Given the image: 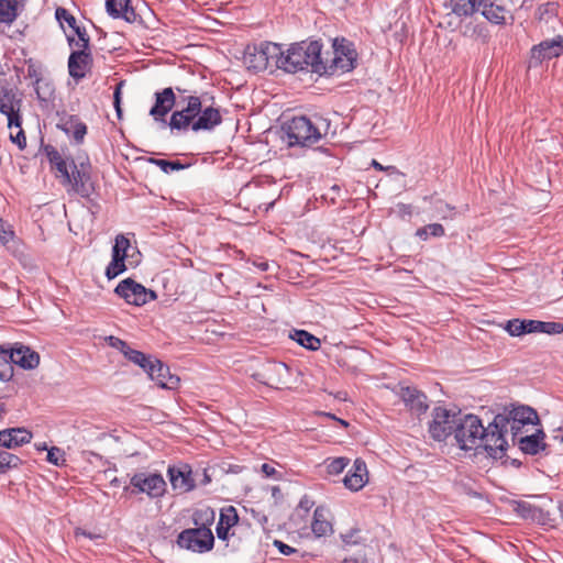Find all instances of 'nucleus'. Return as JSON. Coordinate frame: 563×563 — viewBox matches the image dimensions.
Listing matches in <instances>:
<instances>
[{"instance_id":"f257e3e1","label":"nucleus","mask_w":563,"mask_h":563,"mask_svg":"<svg viewBox=\"0 0 563 563\" xmlns=\"http://www.w3.org/2000/svg\"><path fill=\"white\" fill-rule=\"evenodd\" d=\"M454 439L461 450L483 448L489 456L501 459L508 448L506 439L493 427V421L485 428L475 415H460Z\"/></svg>"},{"instance_id":"f03ea898","label":"nucleus","mask_w":563,"mask_h":563,"mask_svg":"<svg viewBox=\"0 0 563 563\" xmlns=\"http://www.w3.org/2000/svg\"><path fill=\"white\" fill-rule=\"evenodd\" d=\"M275 65L277 68L290 74L310 70L321 76V71H325L322 44L319 41H303L291 44L286 51L280 48V54H278Z\"/></svg>"},{"instance_id":"7ed1b4c3","label":"nucleus","mask_w":563,"mask_h":563,"mask_svg":"<svg viewBox=\"0 0 563 563\" xmlns=\"http://www.w3.org/2000/svg\"><path fill=\"white\" fill-rule=\"evenodd\" d=\"M329 125L322 118L312 122L305 115L294 117L282 125V139L289 147L311 146L327 134Z\"/></svg>"},{"instance_id":"20e7f679","label":"nucleus","mask_w":563,"mask_h":563,"mask_svg":"<svg viewBox=\"0 0 563 563\" xmlns=\"http://www.w3.org/2000/svg\"><path fill=\"white\" fill-rule=\"evenodd\" d=\"M539 423L537 411L529 406H515L508 413H499L493 420L495 430L506 439L508 431H511L512 439L520 433L521 429L526 426H536Z\"/></svg>"},{"instance_id":"39448f33","label":"nucleus","mask_w":563,"mask_h":563,"mask_svg":"<svg viewBox=\"0 0 563 563\" xmlns=\"http://www.w3.org/2000/svg\"><path fill=\"white\" fill-rule=\"evenodd\" d=\"M15 364L23 369H34L40 364V355L29 346L19 344L11 350L0 345V379L8 380L12 376V366Z\"/></svg>"},{"instance_id":"423d86ee","label":"nucleus","mask_w":563,"mask_h":563,"mask_svg":"<svg viewBox=\"0 0 563 563\" xmlns=\"http://www.w3.org/2000/svg\"><path fill=\"white\" fill-rule=\"evenodd\" d=\"M332 48V58L330 60L323 58L325 71H321V76L344 74L355 68L357 53L352 42L344 37L335 38Z\"/></svg>"},{"instance_id":"0eeeda50","label":"nucleus","mask_w":563,"mask_h":563,"mask_svg":"<svg viewBox=\"0 0 563 563\" xmlns=\"http://www.w3.org/2000/svg\"><path fill=\"white\" fill-rule=\"evenodd\" d=\"M167 484L162 474L139 472L131 476L130 485L124 490L132 495L145 494L151 499H159L166 493Z\"/></svg>"},{"instance_id":"6e6552de","label":"nucleus","mask_w":563,"mask_h":563,"mask_svg":"<svg viewBox=\"0 0 563 563\" xmlns=\"http://www.w3.org/2000/svg\"><path fill=\"white\" fill-rule=\"evenodd\" d=\"M460 410L435 407L432 410V420L429 422V434L438 442L445 441L454 434Z\"/></svg>"},{"instance_id":"1a4fd4ad","label":"nucleus","mask_w":563,"mask_h":563,"mask_svg":"<svg viewBox=\"0 0 563 563\" xmlns=\"http://www.w3.org/2000/svg\"><path fill=\"white\" fill-rule=\"evenodd\" d=\"M130 250H132L130 240L124 234H118L111 250V261L106 267V276L108 279H113L126 271V260L130 265H137L139 260H134V254L129 253Z\"/></svg>"},{"instance_id":"9d476101","label":"nucleus","mask_w":563,"mask_h":563,"mask_svg":"<svg viewBox=\"0 0 563 563\" xmlns=\"http://www.w3.org/2000/svg\"><path fill=\"white\" fill-rule=\"evenodd\" d=\"M280 45L272 42H263L258 45H249L244 52L243 63L247 69L261 71L268 67L271 62L278 58Z\"/></svg>"},{"instance_id":"9b49d317","label":"nucleus","mask_w":563,"mask_h":563,"mask_svg":"<svg viewBox=\"0 0 563 563\" xmlns=\"http://www.w3.org/2000/svg\"><path fill=\"white\" fill-rule=\"evenodd\" d=\"M214 537L206 526L183 530L177 538V544L181 549L195 553H206L213 548Z\"/></svg>"},{"instance_id":"f8f14e48","label":"nucleus","mask_w":563,"mask_h":563,"mask_svg":"<svg viewBox=\"0 0 563 563\" xmlns=\"http://www.w3.org/2000/svg\"><path fill=\"white\" fill-rule=\"evenodd\" d=\"M114 292L123 298L126 303L133 306H143L157 298L156 292L146 288L132 278L121 280L114 289Z\"/></svg>"},{"instance_id":"ddd939ff","label":"nucleus","mask_w":563,"mask_h":563,"mask_svg":"<svg viewBox=\"0 0 563 563\" xmlns=\"http://www.w3.org/2000/svg\"><path fill=\"white\" fill-rule=\"evenodd\" d=\"M186 106L180 110L173 112L168 125L173 130L188 131L200 113L202 100L198 96H188L184 98Z\"/></svg>"},{"instance_id":"4468645a","label":"nucleus","mask_w":563,"mask_h":563,"mask_svg":"<svg viewBox=\"0 0 563 563\" xmlns=\"http://www.w3.org/2000/svg\"><path fill=\"white\" fill-rule=\"evenodd\" d=\"M563 54V43L561 35H556L551 40H544L533 45L530 51V66H538L543 60L559 57Z\"/></svg>"},{"instance_id":"2eb2a0df","label":"nucleus","mask_w":563,"mask_h":563,"mask_svg":"<svg viewBox=\"0 0 563 563\" xmlns=\"http://www.w3.org/2000/svg\"><path fill=\"white\" fill-rule=\"evenodd\" d=\"M58 122L57 129L63 131L76 144H82L87 134V125L79 119L78 115L69 114L67 112L57 113Z\"/></svg>"},{"instance_id":"dca6fc26","label":"nucleus","mask_w":563,"mask_h":563,"mask_svg":"<svg viewBox=\"0 0 563 563\" xmlns=\"http://www.w3.org/2000/svg\"><path fill=\"white\" fill-rule=\"evenodd\" d=\"M90 49H73L68 57V73L76 81L86 77L92 66Z\"/></svg>"},{"instance_id":"f3484780","label":"nucleus","mask_w":563,"mask_h":563,"mask_svg":"<svg viewBox=\"0 0 563 563\" xmlns=\"http://www.w3.org/2000/svg\"><path fill=\"white\" fill-rule=\"evenodd\" d=\"M167 473L172 487L175 490L187 493L196 487V483L192 477V470L188 464L169 466Z\"/></svg>"},{"instance_id":"a211bd4d","label":"nucleus","mask_w":563,"mask_h":563,"mask_svg":"<svg viewBox=\"0 0 563 563\" xmlns=\"http://www.w3.org/2000/svg\"><path fill=\"white\" fill-rule=\"evenodd\" d=\"M151 380L155 382L157 386L166 389H175L178 387L179 377L173 375L169 367L163 364L158 358H155L152 366L148 367L147 373Z\"/></svg>"},{"instance_id":"6ab92c4d","label":"nucleus","mask_w":563,"mask_h":563,"mask_svg":"<svg viewBox=\"0 0 563 563\" xmlns=\"http://www.w3.org/2000/svg\"><path fill=\"white\" fill-rule=\"evenodd\" d=\"M69 180H62L63 185L70 186V190L86 198L91 194V187L89 185L90 176L84 169H78L77 165L71 161L69 164Z\"/></svg>"},{"instance_id":"aec40b11","label":"nucleus","mask_w":563,"mask_h":563,"mask_svg":"<svg viewBox=\"0 0 563 563\" xmlns=\"http://www.w3.org/2000/svg\"><path fill=\"white\" fill-rule=\"evenodd\" d=\"M368 482V472L366 463L360 459H356L353 463L352 468L343 478L344 486L352 490L357 492L362 489Z\"/></svg>"},{"instance_id":"412c9836","label":"nucleus","mask_w":563,"mask_h":563,"mask_svg":"<svg viewBox=\"0 0 563 563\" xmlns=\"http://www.w3.org/2000/svg\"><path fill=\"white\" fill-rule=\"evenodd\" d=\"M176 103V98L173 88H165L155 93V103L152 107L150 114L156 121H163L164 117L173 109Z\"/></svg>"},{"instance_id":"4be33fe9","label":"nucleus","mask_w":563,"mask_h":563,"mask_svg":"<svg viewBox=\"0 0 563 563\" xmlns=\"http://www.w3.org/2000/svg\"><path fill=\"white\" fill-rule=\"evenodd\" d=\"M399 396L406 406L418 415L426 412L429 407L427 396L416 387L400 386Z\"/></svg>"},{"instance_id":"5701e85b","label":"nucleus","mask_w":563,"mask_h":563,"mask_svg":"<svg viewBox=\"0 0 563 563\" xmlns=\"http://www.w3.org/2000/svg\"><path fill=\"white\" fill-rule=\"evenodd\" d=\"M222 117L218 108L211 106L201 108L200 113L191 125L194 132L212 131L216 126L221 124Z\"/></svg>"},{"instance_id":"b1692460","label":"nucleus","mask_w":563,"mask_h":563,"mask_svg":"<svg viewBox=\"0 0 563 563\" xmlns=\"http://www.w3.org/2000/svg\"><path fill=\"white\" fill-rule=\"evenodd\" d=\"M131 0H106V10L113 19H124L133 23L137 19L135 10L131 7Z\"/></svg>"},{"instance_id":"393cba45","label":"nucleus","mask_w":563,"mask_h":563,"mask_svg":"<svg viewBox=\"0 0 563 563\" xmlns=\"http://www.w3.org/2000/svg\"><path fill=\"white\" fill-rule=\"evenodd\" d=\"M239 521V516L234 507L230 506L220 514L219 521L216 527V533L219 540L229 541L233 533H230L232 527Z\"/></svg>"},{"instance_id":"a878e982","label":"nucleus","mask_w":563,"mask_h":563,"mask_svg":"<svg viewBox=\"0 0 563 563\" xmlns=\"http://www.w3.org/2000/svg\"><path fill=\"white\" fill-rule=\"evenodd\" d=\"M461 34L481 44H487L490 37L489 30L484 22L470 20L461 23Z\"/></svg>"},{"instance_id":"bb28decb","label":"nucleus","mask_w":563,"mask_h":563,"mask_svg":"<svg viewBox=\"0 0 563 563\" xmlns=\"http://www.w3.org/2000/svg\"><path fill=\"white\" fill-rule=\"evenodd\" d=\"M544 438L543 430L537 429L532 434L518 440L519 449L526 454L536 455L545 449Z\"/></svg>"},{"instance_id":"cd10ccee","label":"nucleus","mask_w":563,"mask_h":563,"mask_svg":"<svg viewBox=\"0 0 563 563\" xmlns=\"http://www.w3.org/2000/svg\"><path fill=\"white\" fill-rule=\"evenodd\" d=\"M26 70H27V77L33 81V87L36 92V96L38 100L46 101L48 100L53 95V87L52 85H46V90L44 93L41 92V82H42V70L41 67L34 63L32 59L27 60L26 63Z\"/></svg>"},{"instance_id":"c85d7f7f","label":"nucleus","mask_w":563,"mask_h":563,"mask_svg":"<svg viewBox=\"0 0 563 563\" xmlns=\"http://www.w3.org/2000/svg\"><path fill=\"white\" fill-rule=\"evenodd\" d=\"M23 8V0H0V24L11 25Z\"/></svg>"},{"instance_id":"c756f323","label":"nucleus","mask_w":563,"mask_h":563,"mask_svg":"<svg viewBox=\"0 0 563 563\" xmlns=\"http://www.w3.org/2000/svg\"><path fill=\"white\" fill-rule=\"evenodd\" d=\"M482 15L490 23L503 25L506 23V9L503 5L486 1L479 9Z\"/></svg>"},{"instance_id":"7c9ffc66","label":"nucleus","mask_w":563,"mask_h":563,"mask_svg":"<svg viewBox=\"0 0 563 563\" xmlns=\"http://www.w3.org/2000/svg\"><path fill=\"white\" fill-rule=\"evenodd\" d=\"M512 506L514 511L525 520L540 522L544 516V512L541 508L523 500H515Z\"/></svg>"},{"instance_id":"2f4dec72","label":"nucleus","mask_w":563,"mask_h":563,"mask_svg":"<svg viewBox=\"0 0 563 563\" xmlns=\"http://www.w3.org/2000/svg\"><path fill=\"white\" fill-rule=\"evenodd\" d=\"M311 530L317 538L324 537L329 532H332V525L327 519V510L323 507H317L314 509Z\"/></svg>"},{"instance_id":"473e14b6","label":"nucleus","mask_w":563,"mask_h":563,"mask_svg":"<svg viewBox=\"0 0 563 563\" xmlns=\"http://www.w3.org/2000/svg\"><path fill=\"white\" fill-rule=\"evenodd\" d=\"M289 368L285 363L273 362L266 367V380L264 382L268 386L283 384L284 377L288 376Z\"/></svg>"},{"instance_id":"72a5a7b5","label":"nucleus","mask_w":563,"mask_h":563,"mask_svg":"<svg viewBox=\"0 0 563 563\" xmlns=\"http://www.w3.org/2000/svg\"><path fill=\"white\" fill-rule=\"evenodd\" d=\"M22 99L13 89L0 90V113L12 112V110H21Z\"/></svg>"},{"instance_id":"f704fd0d","label":"nucleus","mask_w":563,"mask_h":563,"mask_svg":"<svg viewBox=\"0 0 563 563\" xmlns=\"http://www.w3.org/2000/svg\"><path fill=\"white\" fill-rule=\"evenodd\" d=\"M504 329L510 336H521L523 334H530L532 330L531 320L511 319L505 323Z\"/></svg>"},{"instance_id":"c9c22d12","label":"nucleus","mask_w":563,"mask_h":563,"mask_svg":"<svg viewBox=\"0 0 563 563\" xmlns=\"http://www.w3.org/2000/svg\"><path fill=\"white\" fill-rule=\"evenodd\" d=\"M290 338L296 341L301 346L310 350V351H317L320 349L321 341L313 334L309 333L306 330H295L294 334L290 335Z\"/></svg>"},{"instance_id":"e433bc0d","label":"nucleus","mask_w":563,"mask_h":563,"mask_svg":"<svg viewBox=\"0 0 563 563\" xmlns=\"http://www.w3.org/2000/svg\"><path fill=\"white\" fill-rule=\"evenodd\" d=\"M124 356L132 363L139 365L142 369H144L145 373H147L148 367L152 366L156 358L132 347L125 352Z\"/></svg>"},{"instance_id":"4c0bfd02","label":"nucleus","mask_w":563,"mask_h":563,"mask_svg":"<svg viewBox=\"0 0 563 563\" xmlns=\"http://www.w3.org/2000/svg\"><path fill=\"white\" fill-rule=\"evenodd\" d=\"M73 31L77 35V40L74 37L68 36V43L69 46L73 47V49H90V38L85 30V27H80L78 25H75L73 27Z\"/></svg>"},{"instance_id":"58836bf2","label":"nucleus","mask_w":563,"mask_h":563,"mask_svg":"<svg viewBox=\"0 0 563 563\" xmlns=\"http://www.w3.org/2000/svg\"><path fill=\"white\" fill-rule=\"evenodd\" d=\"M20 464L21 460L19 456L0 450V473H5L8 470L18 467Z\"/></svg>"},{"instance_id":"ea45409f","label":"nucleus","mask_w":563,"mask_h":563,"mask_svg":"<svg viewBox=\"0 0 563 563\" xmlns=\"http://www.w3.org/2000/svg\"><path fill=\"white\" fill-rule=\"evenodd\" d=\"M151 163L159 167L164 173L169 174L183 169L185 166L178 161H166L152 158Z\"/></svg>"},{"instance_id":"a19ab883","label":"nucleus","mask_w":563,"mask_h":563,"mask_svg":"<svg viewBox=\"0 0 563 563\" xmlns=\"http://www.w3.org/2000/svg\"><path fill=\"white\" fill-rule=\"evenodd\" d=\"M12 435V443L15 446L29 443L32 439V433L23 428L10 429Z\"/></svg>"},{"instance_id":"79ce46f5","label":"nucleus","mask_w":563,"mask_h":563,"mask_svg":"<svg viewBox=\"0 0 563 563\" xmlns=\"http://www.w3.org/2000/svg\"><path fill=\"white\" fill-rule=\"evenodd\" d=\"M46 460L55 466H62L66 463L64 451L57 446H52L49 450H47Z\"/></svg>"},{"instance_id":"37998d69","label":"nucleus","mask_w":563,"mask_h":563,"mask_svg":"<svg viewBox=\"0 0 563 563\" xmlns=\"http://www.w3.org/2000/svg\"><path fill=\"white\" fill-rule=\"evenodd\" d=\"M55 18L60 25H63L64 22H66L71 29L77 25L75 16L65 8H57L55 11Z\"/></svg>"},{"instance_id":"c03bdc74","label":"nucleus","mask_w":563,"mask_h":563,"mask_svg":"<svg viewBox=\"0 0 563 563\" xmlns=\"http://www.w3.org/2000/svg\"><path fill=\"white\" fill-rule=\"evenodd\" d=\"M349 460L345 457L333 459L327 466L328 473L332 475L340 474L347 466Z\"/></svg>"},{"instance_id":"a18cd8bd","label":"nucleus","mask_w":563,"mask_h":563,"mask_svg":"<svg viewBox=\"0 0 563 563\" xmlns=\"http://www.w3.org/2000/svg\"><path fill=\"white\" fill-rule=\"evenodd\" d=\"M452 211L453 208L444 201L437 200L434 202V212L437 217H440L441 219H448L451 217Z\"/></svg>"},{"instance_id":"49530a36","label":"nucleus","mask_w":563,"mask_h":563,"mask_svg":"<svg viewBox=\"0 0 563 563\" xmlns=\"http://www.w3.org/2000/svg\"><path fill=\"white\" fill-rule=\"evenodd\" d=\"M8 119V128H21L22 125V115L21 110H12V112L2 113Z\"/></svg>"},{"instance_id":"de8ad7c7","label":"nucleus","mask_w":563,"mask_h":563,"mask_svg":"<svg viewBox=\"0 0 563 563\" xmlns=\"http://www.w3.org/2000/svg\"><path fill=\"white\" fill-rule=\"evenodd\" d=\"M43 152L46 155L48 162L54 166L56 163H58L60 159H63L59 152L52 145H45L43 147Z\"/></svg>"},{"instance_id":"09e8293b","label":"nucleus","mask_w":563,"mask_h":563,"mask_svg":"<svg viewBox=\"0 0 563 563\" xmlns=\"http://www.w3.org/2000/svg\"><path fill=\"white\" fill-rule=\"evenodd\" d=\"M18 129L19 131L16 134H10V140L12 143L16 144L20 150H24L26 147V137L22 126Z\"/></svg>"},{"instance_id":"8fccbe9b","label":"nucleus","mask_w":563,"mask_h":563,"mask_svg":"<svg viewBox=\"0 0 563 563\" xmlns=\"http://www.w3.org/2000/svg\"><path fill=\"white\" fill-rule=\"evenodd\" d=\"M563 332V323L554 321H544L545 334H560Z\"/></svg>"},{"instance_id":"3c124183","label":"nucleus","mask_w":563,"mask_h":563,"mask_svg":"<svg viewBox=\"0 0 563 563\" xmlns=\"http://www.w3.org/2000/svg\"><path fill=\"white\" fill-rule=\"evenodd\" d=\"M54 167L56 168L57 173L62 177V180H64V179L65 180H69L70 167H69V165L67 164V162L64 158L60 159L58 163H56L54 165Z\"/></svg>"},{"instance_id":"603ef678","label":"nucleus","mask_w":563,"mask_h":563,"mask_svg":"<svg viewBox=\"0 0 563 563\" xmlns=\"http://www.w3.org/2000/svg\"><path fill=\"white\" fill-rule=\"evenodd\" d=\"M123 82H120L115 86L114 92H113V104L115 108V112L118 118H121L122 110H121V89H122Z\"/></svg>"},{"instance_id":"864d4df0","label":"nucleus","mask_w":563,"mask_h":563,"mask_svg":"<svg viewBox=\"0 0 563 563\" xmlns=\"http://www.w3.org/2000/svg\"><path fill=\"white\" fill-rule=\"evenodd\" d=\"M10 429L0 431V445L7 449L14 448Z\"/></svg>"},{"instance_id":"5fc2aeb1","label":"nucleus","mask_w":563,"mask_h":563,"mask_svg":"<svg viewBox=\"0 0 563 563\" xmlns=\"http://www.w3.org/2000/svg\"><path fill=\"white\" fill-rule=\"evenodd\" d=\"M427 230L429 232V235L434 238H441L445 233L443 225L440 223L427 224Z\"/></svg>"},{"instance_id":"6e6d98bb","label":"nucleus","mask_w":563,"mask_h":563,"mask_svg":"<svg viewBox=\"0 0 563 563\" xmlns=\"http://www.w3.org/2000/svg\"><path fill=\"white\" fill-rule=\"evenodd\" d=\"M109 340H110L111 346L118 349L123 355L130 349V345L125 341H123L119 338L109 336Z\"/></svg>"},{"instance_id":"4d7b16f0","label":"nucleus","mask_w":563,"mask_h":563,"mask_svg":"<svg viewBox=\"0 0 563 563\" xmlns=\"http://www.w3.org/2000/svg\"><path fill=\"white\" fill-rule=\"evenodd\" d=\"M274 545L278 549V551L284 554V555H291L294 554L295 552H297V550L286 543H284L283 541L280 540H275L274 541Z\"/></svg>"},{"instance_id":"13d9d810","label":"nucleus","mask_w":563,"mask_h":563,"mask_svg":"<svg viewBox=\"0 0 563 563\" xmlns=\"http://www.w3.org/2000/svg\"><path fill=\"white\" fill-rule=\"evenodd\" d=\"M356 534H357L356 530H352L349 533L341 534V539H342L344 545L349 547V545L358 544L360 541L355 538Z\"/></svg>"},{"instance_id":"bf43d9fd","label":"nucleus","mask_w":563,"mask_h":563,"mask_svg":"<svg viewBox=\"0 0 563 563\" xmlns=\"http://www.w3.org/2000/svg\"><path fill=\"white\" fill-rule=\"evenodd\" d=\"M397 212L401 218L410 217L412 214V206L407 203H398Z\"/></svg>"},{"instance_id":"052dcab7","label":"nucleus","mask_w":563,"mask_h":563,"mask_svg":"<svg viewBox=\"0 0 563 563\" xmlns=\"http://www.w3.org/2000/svg\"><path fill=\"white\" fill-rule=\"evenodd\" d=\"M12 239H13V231H12V230H10V229H5V228H3V225H1V228H0V241H1L3 244H7V243H9Z\"/></svg>"},{"instance_id":"680f3d73","label":"nucleus","mask_w":563,"mask_h":563,"mask_svg":"<svg viewBox=\"0 0 563 563\" xmlns=\"http://www.w3.org/2000/svg\"><path fill=\"white\" fill-rule=\"evenodd\" d=\"M531 333H544V321L531 320Z\"/></svg>"},{"instance_id":"e2e57ef3","label":"nucleus","mask_w":563,"mask_h":563,"mask_svg":"<svg viewBox=\"0 0 563 563\" xmlns=\"http://www.w3.org/2000/svg\"><path fill=\"white\" fill-rule=\"evenodd\" d=\"M261 470L265 474L266 477H274L277 473L275 467L268 463L262 464Z\"/></svg>"},{"instance_id":"0e129e2a","label":"nucleus","mask_w":563,"mask_h":563,"mask_svg":"<svg viewBox=\"0 0 563 563\" xmlns=\"http://www.w3.org/2000/svg\"><path fill=\"white\" fill-rule=\"evenodd\" d=\"M554 11V3L548 2L539 8L540 19L543 18V14L545 13H553Z\"/></svg>"},{"instance_id":"69168bd1","label":"nucleus","mask_w":563,"mask_h":563,"mask_svg":"<svg viewBox=\"0 0 563 563\" xmlns=\"http://www.w3.org/2000/svg\"><path fill=\"white\" fill-rule=\"evenodd\" d=\"M75 536H76L77 538H79V537H85V538H89V539H99V538H101V537H100V534H93V533H91V532H87V531H86V530H84V529H76V531H75Z\"/></svg>"},{"instance_id":"338daca9","label":"nucleus","mask_w":563,"mask_h":563,"mask_svg":"<svg viewBox=\"0 0 563 563\" xmlns=\"http://www.w3.org/2000/svg\"><path fill=\"white\" fill-rule=\"evenodd\" d=\"M253 265L261 272H266L269 269V263L267 261L256 260L253 262Z\"/></svg>"},{"instance_id":"774afa93","label":"nucleus","mask_w":563,"mask_h":563,"mask_svg":"<svg viewBox=\"0 0 563 563\" xmlns=\"http://www.w3.org/2000/svg\"><path fill=\"white\" fill-rule=\"evenodd\" d=\"M343 563H367V560L363 555H357L350 559H345Z\"/></svg>"}]
</instances>
